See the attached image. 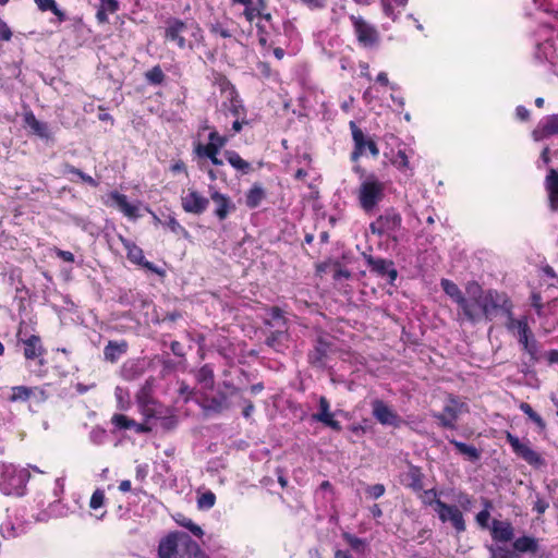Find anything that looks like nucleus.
<instances>
[{"label": "nucleus", "mask_w": 558, "mask_h": 558, "mask_svg": "<svg viewBox=\"0 0 558 558\" xmlns=\"http://www.w3.org/2000/svg\"><path fill=\"white\" fill-rule=\"evenodd\" d=\"M465 294L466 298L460 310L463 318L473 324L481 322L483 318L490 320L507 304L504 294L494 290L484 291L475 281L466 284Z\"/></svg>", "instance_id": "nucleus-1"}, {"label": "nucleus", "mask_w": 558, "mask_h": 558, "mask_svg": "<svg viewBox=\"0 0 558 558\" xmlns=\"http://www.w3.org/2000/svg\"><path fill=\"white\" fill-rule=\"evenodd\" d=\"M159 558H208L198 543L184 532H173L159 542Z\"/></svg>", "instance_id": "nucleus-2"}, {"label": "nucleus", "mask_w": 558, "mask_h": 558, "mask_svg": "<svg viewBox=\"0 0 558 558\" xmlns=\"http://www.w3.org/2000/svg\"><path fill=\"white\" fill-rule=\"evenodd\" d=\"M166 39L173 41L180 49H193L202 43L203 33L192 20H173L166 28Z\"/></svg>", "instance_id": "nucleus-3"}, {"label": "nucleus", "mask_w": 558, "mask_h": 558, "mask_svg": "<svg viewBox=\"0 0 558 558\" xmlns=\"http://www.w3.org/2000/svg\"><path fill=\"white\" fill-rule=\"evenodd\" d=\"M395 146H387L384 156L387 161L403 177L412 178L415 173L413 158L415 149L399 138H395Z\"/></svg>", "instance_id": "nucleus-4"}, {"label": "nucleus", "mask_w": 558, "mask_h": 558, "mask_svg": "<svg viewBox=\"0 0 558 558\" xmlns=\"http://www.w3.org/2000/svg\"><path fill=\"white\" fill-rule=\"evenodd\" d=\"M28 478L27 469L8 463L0 464V492L4 495H23Z\"/></svg>", "instance_id": "nucleus-5"}, {"label": "nucleus", "mask_w": 558, "mask_h": 558, "mask_svg": "<svg viewBox=\"0 0 558 558\" xmlns=\"http://www.w3.org/2000/svg\"><path fill=\"white\" fill-rule=\"evenodd\" d=\"M386 184L375 174L364 177L357 189L359 204L366 213L373 210L384 198Z\"/></svg>", "instance_id": "nucleus-6"}, {"label": "nucleus", "mask_w": 558, "mask_h": 558, "mask_svg": "<svg viewBox=\"0 0 558 558\" xmlns=\"http://www.w3.org/2000/svg\"><path fill=\"white\" fill-rule=\"evenodd\" d=\"M102 204L113 208L130 220H137L142 214L144 204L140 199L131 201L125 194L113 190L101 196Z\"/></svg>", "instance_id": "nucleus-7"}, {"label": "nucleus", "mask_w": 558, "mask_h": 558, "mask_svg": "<svg viewBox=\"0 0 558 558\" xmlns=\"http://www.w3.org/2000/svg\"><path fill=\"white\" fill-rule=\"evenodd\" d=\"M229 142V136L220 135L216 130H211L208 135V143L196 142L194 153L198 158H207L214 166H222L223 161L219 158L220 150Z\"/></svg>", "instance_id": "nucleus-8"}, {"label": "nucleus", "mask_w": 558, "mask_h": 558, "mask_svg": "<svg viewBox=\"0 0 558 558\" xmlns=\"http://www.w3.org/2000/svg\"><path fill=\"white\" fill-rule=\"evenodd\" d=\"M430 497L434 498V510L437 513L439 520L442 523L449 522L457 530V532H463L465 530V522L461 510L456 506H450L442 502L439 498H437V494L433 489L425 492V498L429 499Z\"/></svg>", "instance_id": "nucleus-9"}, {"label": "nucleus", "mask_w": 558, "mask_h": 558, "mask_svg": "<svg viewBox=\"0 0 558 558\" xmlns=\"http://www.w3.org/2000/svg\"><path fill=\"white\" fill-rule=\"evenodd\" d=\"M151 385L147 381L138 391L136 399L142 414L148 420L163 422L168 417L169 409L154 401L151 398ZM166 425V423H161Z\"/></svg>", "instance_id": "nucleus-10"}, {"label": "nucleus", "mask_w": 558, "mask_h": 558, "mask_svg": "<svg viewBox=\"0 0 558 558\" xmlns=\"http://www.w3.org/2000/svg\"><path fill=\"white\" fill-rule=\"evenodd\" d=\"M507 441L511 446L513 452L522 458L527 464H530L534 469H541L546 465V461L543 456L535 451L530 442L521 441L517 436L511 433H507Z\"/></svg>", "instance_id": "nucleus-11"}, {"label": "nucleus", "mask_w": 558, "mask_h": 558, "mask_svg": "<svg viewBox=\"0 0 558 558\" xmlns=\"http://www.w3.org/2000/svg\"><path fill=\"white\" fill-rule=\"evenodd\" d=\"M64 492L63 478H57L54 482V496L58 498L53 502H50L46 510L38 512L35 515V520L39 522H46L53 518H64L70 513V508L66 504L62 502L60 496Z\"/></svg>", "instance_id": "nucleus-12"}, {"label": "nucleus", "mask_w": 558, "mask_h": 558, "mask_svg": "<svg viewBox=\"0 0 558 558\" xmlns=\"http://www.w3.org/2000/svg\"><path fill=\"white\" fill-rule=\"evenodd\" d=\"M351 130L352 138L354 142L352 160H357L366 153H369L372 157L377 158L379 155V149L376 142L371 137L365 136L364 133L353 122H351Z\"/></svg>", "instance_id": "nucleus-13"}, {"label": "nucleus", "mask_w": 558, "mask_h": 558, "mask_svg": "<svg viewBox=\"0 0 558 558\" xmlns=\"http://www.w3.org/2000/svg\"><path fill=\"white\" fill-rule=\"evenodd\" d=\"M351 21L356 38L363 47L372 48L378 44V32L373 25L362 17L352 16Z\"/></svg>", "instance_id": "nucleus-14"}, {"label": "nucleus", "mask_w": 558, "mask_h": 558, "mask_svg": "<svg viewBox=\"0 0 558 558\" xmlns=\"http://www.w3.org/2000/svg\"><path fill=\"white\" fill-rule=\"evenodd\" d=\"M219 87L225 97L222 106L235 118H240L244 113L241 100L238 98L234 87L225 78L219 80Z\"/></svg>", "instance_id": "nucleus-15"}, {"label": "nucleus", "mask_w": 558, "mask_h": 558, "mask_svg": "<svg viewBox=\"0 0 558 558\" xmlns=\"http://www.w3.org/2000/svg\"><path fill=\"white\" fill-rule=\"evenodd\" d=\"M181 204L184 211L201 215L207 209L209 201L199 192L189 189L187 192L182 195Z\"/></svg>", "instance_id": "nucleus-16"}, {"label": "nucleus", "mask_w": 558, "mask_h": 558, "mask_svg": "<svg viewBox=\"0 0 558 558\" xmlns=\"http://www.w3.org/2000/svg\"><path fill=\"white\" fill-rule=\"evenodd\" d=\"M374 417L383 425L398 427L401 423L398 414L381 400L372 403Z\"/></svg>", "instance_id": "nucleus-17"}, {"label": "nucleus", "mask_w": 558, "mask_h": 558, "mask_svg": "<svg viewBox=\"0 0 558 558\" xmlns=\"http://www.w3.org/2000/svg\"><path fill=\"white\" fill-rule=\"evenodd\" d=\"M507 328L514 337L518 338L519 342L523 345V348L526 351L532 350V347L530 345L531 332L525 317L515 319L510 316L507 323Z\"/></svg>", "instance_id": "nucleus-18"}, {"label": "nucleus", "mask_w": 558, "mask_h": 558, "mask_svg": "<svg viewBox=\"0 0 558 558\" xmlns=\"http://www.w3.org/2000/svg\"><path fill=\"white\" fill-rule=\"evenodd\" d=\"M464 410V403L457 399H449L444 408V412L436 415V417L440 420L444 426L452 428L454 427V422Z\"/></svg>", "instance_id": "nucleus-19"}, {"label": "nucleus", "mask_w": 558, "mask_h": 558, "mask_svg": "<svg viewBox=\"0 0 558 558\" xmlns=\"http://www.w3.org/2000/svg\"><path fill=\"white\" fill-rule=\"evenodd\" d=\"M122 242H123V246L126 251L128 258L132 263L141 265V266L145 267L146 269H148L153 272H156L160 276L163 275V270L157 268L150 262L145 260L144 253L141 247H138L137 245H135L134 243H132L131 241H128V240H122Z\"/></svg>", "instance_id": "nucleus-20"}, {"label": "nucleus", "mask_w": 558, "mask_h": 558, "mask_svg": "<svg viewBox=\"0 0 558 558\" xmlns=\"http://www.w3.org/2000/svg\"><path fill=\"white\" fill-rule=\"evenodd\" d=\"M210 198L216 206L215 215L219 220H225L230 213L235 210V205L232 203L231 198L213 187H210Z\"/></svg>", "instance_id": "nucleus-21"}, {"label": "nucleus", "mask_w": 558, "mask_h": 558, "mask_svg": "<svg viewBox=\"0 0 558 558\" xmlns=\"http://www.w3.org/2000/svg\"><path fill=\"white\" fill-rule=\"evenodd\" d=\"M551 135H558V114L542 119L533 131V138L535 141H542Z\"/></svg>", "instance_id": "nucleus-22"}, {"label": "nucleus", "mask_w": 558, "mask_h": 558, "mask_svg": "<svg viewBox=\"0 0 558 558\" xmlns=\"http://www.w3.org/2000/svg\"><path fill=\"white\" fill-rule=\"evenodd\" d=\"M26 531V523L17 514L8 515L0 525V533L5 538H13Z\"/></svg>", "instance_id": "nucleus-23"}, {"label": "nucleus", "mask_w": 558, "mask_h": 558, "mask_svg": "<svg viewBox=\"0 0 558 558\" xmlns=\"http://www.w3.org/2000/svg\"><path fill=\"white\" fill-rule=\"evenodd\" d=\"M401 225V217L393 210L386 211L378 220L372 225V228L377 229L380 233H390L396 231Z\"/></svg>", "instance_id": "nucleus-24"}, {"label": "nucleus", "mask_w": 558, "mask_h": 558, "mask_svg": "<svg viewBox=\"0 0 558 558\" xmlns=\"http://www.w3.org/2000/svg\"><path fill=\"white\" fill-rule=\"evenodd\" d=\"M366 262L372 271L380 276H387L390 283H393L397 279L398 272L393 268L392 262L383 258H374L372 256H368Z\"/></svg>", "instance_id": "nucleus-25"}, {"label": "nucleus", "mask_w": 558, "mask_h": 558, "mask_svg": "<svg viewBox=\"0 0 558 558\" xmlns=\"http://www.w3.org/2000/svg\"><path fill=\"white\" fill-rule=\"evenodd\" d=\"M24 343V356L27 360H38L40 365H44L43 355L45 353V349L41 345L40 338L38 336H31L29 338L23 340Z\"/></svg>", "instance_id": "nucleus-26"}, {"label": "nucleus", "mask_w": 558, "mask_h": 558, "mask_svg": "<svg viewBox=\"0 0 558 558\" xmlns=\"http://www.w3.org/2000/svg\"><path fill=\"white\" fill-rule=\"evenodd\" d=\"M545 190L547 192L549 207L551 210H558V172L549 169L545 179Z\"/></svg>", "instance_id": "nucleus-27"}, {"label": "nucleus", "mask_w": 558, "mask_h": 558, "mask_svg": "<svg viewBox=\"0 0 558 558\" xmlns=\"http://www.w3.org/2000/svg\"><path fill=\"white\" fill-rule=\"evenodd\" d=\"M313 418L329 426L335 430H340L341 425L333 418V413L330 412L329 402L325 397L319 399V412L313 415Z\"/></svg>", "instance_id": "nucleus-28"}, {"label": "nucleus", "mask_w": 558, "mask_h": 558, "mask_svg": "<svg viewBox=\"0 0 558 558\" xmlns=\"http://www.w3.org/2000/svg\"><path fill=\"white\" fill-rule=\"evenodd\" d=\"M384 15L397 21L408 4V0H379Z\"/></svg>", "instance_id": "nucleus-29"}, {"label": "nucleus", "mask_w": 558, "mask_h": 558, "mask_svg": "<svg viewBox=\"0 0 558 558\" xmlns=\"http://www.w3.org/2000/svg\"><path fill=\"white\" fill-rule=\"evenodd\" d=\"M492 535L496 541L507 542L512 538L513 529L509 522L494 521L492 527Z\"/></svg>", "instance_id": "nucleus-30"}, {"label": "nucleus", "mask_w": 558, "mask_h": 558, "mask_svg": "<svg viewBox=\"0 0 558 558\" xmlns=\"http://www.w3.org/2000/svg\"><path fill=\"white\" fill-rule=\"evenodd\" d=\"M225 157L228 163L242 174H246L251 171V163L244 160L235 150H226Z\"/></svg>", "instance_id": "nucleus-31"}, {"label": "nucleus", "mask_w": 558, "mask_h": 558, "mask_svg": "<svg viewBox=\"0 0 558 558\" xmlns=\"http://www.w3.org/2000/svg\"><path fill=\"white\" fill-rule=\"evenodd\" d=\"M440 286L445 293L460 307L466 298L463 295L460 288L454 282L448 279H442Z\"/></svg>", "instance_id": "nucleus-32"}, {"label": "nucleus", "mask_w": 558, "mask_h": 558, "mask_svg": "<svg viewBox=\"0 0 558 558\" xmlns=\"http://www.w3.org/2000/svg\"><path fill=\"white\" fill-rule=\"evenodd\" d=\"M126 343L125 342H114L110 341L105 350L104 355L107 361L116 362L122 354L126 352Z\"/></svg>", "instance_id": "nucleus-33"}, {"label": "nucleus", "mask_w": 558, "mask_h": 558, "mask_svg": "<svg viewBox=\"0 0 558 558\" xmlns=\"http://www.w3.org/2000/svg\"><path fill=\"white\" fill-rule=\"evenodd\" d=\"M402 482L414 490L422 489V473L417 468L410 466L403 475Z\"/></svg>", "instance_id": "nucleus-34"}, {"label": "nucleus", "mask_w": 558, "mask_h": 558, "mask_svg": "<svg viewBox=\"0 0 558 558\" xmlns=\"http://www.w3.org/2000/svg\"><path fill=\"white\" fill-rule=\"evenodd\" d=\"M25 122L27 126L40 137H49L50 132L46 123L38 121L33 113L25 114Z\"/></svg>", "instance_id": "nucleus-35"}, {"label": "nucleus", "mask_w": 558, "mask_h": 558, "mask_svg": "<svg viewBox=\"0 0 558 558\" xmlns=\"http://www.w3.org/2000/svg\"><path fill=\"white\" fill-rule=\"evenodd\" d=\"M265 198V191L264 189L258 185L254 184L246 193V199L245 203L247 207L250 208H256L260 205L263 199Z\"/></svg>", "instance_id": "nucleus-36"}, {"label": "nucleus", "mask_w": 558, "mask_h": 558, "mask_svg": "<svg viewBox=\"0 0 558 558\" xmlns=\"http://www.w3.org/2000/svg\"><path fill=\"white\" fill-rule=\"evenodd\" d=\"M35 3L43 12L51 11L57 16L59 22L66 20L65 13L59 9L54 0H35Z\"/></svg>", "instance_id": "nucleus-37"}, {"label": "nucleus", "mask_w": 558, "mask_h": 558, "mask_svg": "<svg viewBox=\"0 0 558 558\" xmlns=\"http://www.w3.org/2000/svg\"><path fill=\"white\" fill-rule=\"evenodd\" d=\"M555 54V47L550 40H546L543 44L536 46L535 57L539 61H550Z\"/></svg>", "instance_id": "nucleus-38"}, {"label": "nucleus", "mask_w": 558, "mask_h": 558, "mask_svg": "<svg viewBox=\"0 0 558 558\" xmlns=\"http://www.w3.org/2000/svg\"><path fill=\"white\" fill-rule=\"evenodd\" d=\"M196 379L203 389H210L214 385V372L209 366L202 367L197 374Z\"/></svg>", "instance_id": "nucleus-39"}, {"label": "nucleus", "mask_w": 558, "mask_h": 558, "mask_svg": "<svg viewBox=\"0 0 558 558\" xmlns=\"http://www.w3.org/2000/svg\"><path fill=\"white\" fill-rule=\"evenodd\" d=\"M33 392V388L26 386H15L12 388V395L9 397V400L12 402L26 401L31 398Z\"/></svg>", "instance_id": "nucleus-40"}, {"label": "nucleus", "mask_w": 558, "mask_h": 558, "mask_svg": "<svg viewBox=\"0 0 558 558\" xmlns=\"http://www.w3.org/2000/svg\"><path fill=\"white\" fill-rule=\"evenodd\" d=\"M377 96L378 90L374 87H368L363 94V99L366 105L369 106L371 110H374L379 114L381 112L380 109L383 108V105H377Z\"/></svg>", "instance_id": "nucleus-41"}, {"label": "nucleus", "mask_w": 558, "mask_h": 558, "mask_svg": "<svg viewBox=\"0 0 558 558\" xmlns=\"http://www.w3.org/2000/svg\"><path fill=\"white\" fill-rule=\"evenodd\" d=\"M513 547L518 551H534L536 549V543L533 538L523 536L513 543Z\"/></svg>", "instance_id": "nucleus-42"}, {"label": "nucleus", "mask_w": 558, "mask_h": 558, "mask_svg": "<svg viewBox=\"0 0 558 558\" xmlns=\"http://www.w3.org/2000/svg\"><path fill=\"white\" fill-rule=\"evenodd\" d=\"M262 0L253 1L251 0L247 4L244 5V16L248 22H252L255 17H257L260 13Z\"/></svg>", "instance_id": "nucleus-43"}, {"label": "nucleus", "mask_w": 558, "mask_h": 558, "mask_svg": "<svg viewBox=\"0 0 558 558\" xmlns=\"http://www.w3.org/2000/svg\"><path fill=\"white\" fill-rule=\"evenodd\" d=\"M111 421L112 424L120 429H134L137 424L134 420H131L123 414L113 415Z\"/></svg>", "instance_id": "nucleus-44"}, {"label": "nucleus", "mask_w": 558, "mask_h": 558, "mask_svg": "<svg viewBox=\"0 0 558 558\" xmlns=\"http://www.w3.org/2000/svg\"><path fill=\"white\" fill-rule=\"evenodd\" d=\"M520 410L529 416L541 429L545 428V422L543 418L532 409L529 403L522 402L520 404Z\"/></svg>", "instance_id": "nucleus-45"}, {"label": "nucleus", "mask_w": 558, "mask_h": 558, "mask_svg": "<svg viewBox=\"0 0 558 558\" xmlns=\"http://www.w3.org/2000/svg\"><path fill=\"white\" fill-rule=\"evenodd\" d=\"M343 538L351 546L352 549L360 554L364 553L367 547V543L364 539L359 538L349 533L343 534Z\"/></svg>", "instance_id": "nucleus-46"}, {"label": "nucleus", "mask_w": 558, "mask_h": 558, "mask_svg": "<svg viewBox=\"0 0 558 558\" xmlns=\"http://www.w3.org/2000/svg\"><path fill=\"white\" fill-rule=\"evenodd\" d=\"M216 496L213 492L203 493L197 499V506L199 509L208 510L215 506Z\"/></svg>", "instance_id": "nucleus-47"}, {"label": "nucleus", "mask_w": 558, "mask_h": 558, "mask_svg": "<svg viewBox=\"0 0 558 558\" xmlns=\"http://www.w3.org/2000/svg\"><path fill=\"white\" fill-rule=\"evenodd\" d=\"M106 501L105 493L102 489H96L89 500V508L94 511H98L104 508Z\"/></svg>", "instance_id": "nucleus-48"}, {"label": "nucleus", "mask_w": 558, "mask_h": 558, "mask_svg": "<svg viewBox=\"0 0 558 558\" xmlns=\"http://www.w3.org/2000/svg\"><path fill=\"white\" fill-rule=\"evenodd\" d=\"M114 395L118 401V407L121 410H125L130 407V393L126 389L118 386L116 388Z\"/></svg>", "instance_id": "nucleus-49"}, {"label": "nucleus", "mask_w": 558, "mask_h": 558, "mask_svg": "<svg viewBox=\"0 0 558 558\" xmlns=\"http://www.w3.org/2000/svg\"><path fill=\"white\" fill-rule=\"evenodd\" d=\"M545 12L558 14V0H533Z\"/></svg>", "instance_id": "nucleus-50"}, {"label": "nucleus", "mask_w": 558, "mask_h": 558, "mask_svg": "<svg viewBox=\"0 0 558 558\" xmlns=\"http://www.w3.org/2000/svg\"><path fill=\"white\" fill-rule=\"evenodd\" d=\"M452 444L456 446V448L463 454H466L469 456L470 458H473V459H476L477 458V450L472 447V446H469L466 444H463V442H460V441H456L453 440Z\"/></svg>", "instance_id": "nucleus-51"}, {"label": "nucleus", "mask_w": 558, "mask_h": 558, "mask_svg": "<svg viewBox=\"0 0 558 558\" xmlns=\"http://www.w3.org/2000/svg\"><path fill=\"white\" fill-rule=\"evenodd\" d=\"M182 526L189 529L195 536L202 537L203 536V530L201 526L195 524L192 520L183 518L182 520L178 521Z\"/></svg>", "instance_id": "nucleus-52"}, {"label": "nucleus", "mask_w": 558, "mask_h": 558, "mask_svg": "<svg viewBox=\"0 0 558 558\" xmlns=\"http://www.w3.org/2000/svg\"><path fill=\"white\" fill-rule=\"evenodd\" d=\"M146 78L154 84H159L163 80V73L159 66L153 68L146 73Z\"/></svg>", "instance_id": "nucleus-53"}, {"label": "nucleus", "mask_w": 558, "mask_h": 558, "mask_svg": "<svg viewBox=\"0 0 558 558\" xmlns=\"http://www.w3.org/2000/svg\"><path fill=\"white\" fill-rule=\"evenodd\" d=\"M366 492L371 498L377 499L385 494V486L383 484H375L369 486Z\"/></svg>", "instance_id": "nucleus-54"}, {"label": "nucleus", "mask_w": 558, "mask_h": 558, "mask_svg": "<svg viewBox=\"0 0 558 558\" xmlns=\"http://www.w3.org/2000/svg\"><path fill=\"white\" fill-rule=\"evenodd\" d=\"M166 226L174 233L185 232L184 228L179 223L174 216L169 215L166 220Z\"/></svg>", "instance_id": "nucleus-55"}, {"label": "nucleus", "mask_w": 558, "mask_h": 558, "mask_svg": "<svg viewBox=\"0 0 558 558\" xmlns=\"http://www.w3.org/2000/svg\"><path fill=\"white\" fill-rule=\"evenodd\" d=\"M12 38V32L8 24L0 19V41H9Z\"/></svg>", "instance_id": "nucleus-56"}, {"label": "nucleus", "mask_w": 558, "mask_h": 558, "mask_svg": "<svg viewBox=\"0 0 558 558\" xmlns=\"http://www.w3.org/2000/svg\"><path fill=\"white\" fill-rule=\"evenodd\" d=\"M100 8L108 13H114L118 10V2L116 0H100Z\"/></svg>", "instance_id": "nucleus-57"}, {"label": "nucleus", "mask_w": 558, "mask_h": 558, "mask_svg": "<svg viewBox=\"0 0 558 558\" xmlns=\"http://www.w3.org/2000/svg\"><path fill=\"white\" fill-rule=\"evenodd\" d=\"M489 518H490V513L487 509H484L482 511H480L476 515V522L478 523V525H481L482 527H486L488 525V521H489Z\"/></svg>", "instance_id": "nucleus-58"}, {"label": "nucleus", "mask_w": 558, "mask_h": 558, "mask_svg": "<svg viewBox=\"0 0 558 558\" xmlns=\"http://www.w3.org/2000/svg\"><path fill=\"white\" fill-rule=\"evenodd\" d=\"M489 550H490V558H512L510 553H508L506 549H504L501 547H497V548L490 547Z\"/></svg>", "instance_id": "nucleus-59"}, {"label": "nucleus", "mask_w": 558, "mask_h": 558, "mask_svg": "<svg viewBox=\"0 0 558 558\" xmlns=\"http://www.w3.org/2000/svg\"><path fill=\"white\" fill-rule=\"evenodd\" d=\"M489 550H490V558H512L510 553H508L506 549H504L501 547H497V548L490 547Z\"/></svg>", "instance_id": "nucleus-60"}, {"label": "nucleus", "mask_w": 558, "mask_h": 558, "mask_svg": "<svg viewBox=\"0 0 558 558\" xmlns=\"http://www.w3.org/2000/svg\"><path fill=\"white\" fill-rule=\"evenodd\" d=\"M458 502L464 511H470L472 509V500L468 495H459Z\"/></svg>", "instance_id": "nucleus-61"}, {"label": "nucleus", "mask_w": 558, "mask_h": 558, "mask_svg": "<svg viewBox=\"0 0 558 558\" xmlns=\"http://www.w3.org/2000/svg\"><path fill=\"white\" fill-rule=\"evenodd\" d=\"M106 436V432L104 429H100V428H95L90 432V439L95 442V444H101L104 438Z\"/></svg>", "instance_id": "nucleus-62"}, {"label": "nucleus", "mask_w": 558, "mask_h": 558, "mask_svg": "<svg viewBox=\"0 0 558 558\" xmlns=\"http://www.w3.org/2000/svg\"><path fill=\"white\" fill-rule=\"evenodd\" d=\"M71 172L75 173L76 175H78L81 180H83L84 182L88 183L89 185L97 186L96 180L93 179L90 175L85 174V173H83L82 171H80L77 169H73V170H71Z\"/></svg>", "instance_id": "nucleus-63"}, {"label": "nucleus", "mask_w": 558, "mask_h": 558, "mask_svg": "<svg viewBox=\"0 0 558 558\" xmlns=\"http://www.w3.org/2000/svg\"><path fill=\"white\" fill-rule=\"evenodd\" d=\"M56 255L68 263L74 262V255L69 251L56 250Z\"/></svg>", "instance_id": "nucleus-64"}]
</instances>
